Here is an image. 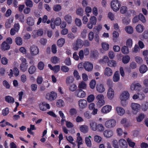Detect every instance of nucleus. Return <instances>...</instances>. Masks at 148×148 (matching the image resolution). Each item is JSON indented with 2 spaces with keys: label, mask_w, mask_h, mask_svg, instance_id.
I'll list each match as a JSON object with an SVG mask.
<instances>
[{
  "label": "nucleus",
  "mask_w": 148,
  "mask_h": 148,
  "mask_svg": "<svg viewBox=\"0 0 148 148\" xmlns=\"http://www.w3.org/2000/svg\"><path fill=\"white\" fill-rule=\"evenodd\" d=\"M130 58L128 55L125 56L122 59V61L124 64H127L130 60Z\"/></svg>",
  "instance_id": "nucleus-41"
},
{
  "label": "nucleus",
  "mask_w": 148,
  "mask_h": 148,
  "mask_svg": "<svg viewBox=\"0 0 148 148\" xmlns=\"http://www.w3.org/2000/svg\"><path fill=\"white\" fill-rule=\"evenodd\" d=\"M141 88L142 86L140 84L136 81L133 82L130 86V89L132 91L139 92L141 90Z\"/></svg>",
  "instance_id": "nucleus-1"
},
{
  "label": "nucleus",
  "mask_w": 148,
  "mask_h": 148,
  "mask_svg": "<svg viewBox=\"0 0 148 148\" xmlns=\"http://www.w3.org/2000/svg\"><path fill=\"white\" fill-rule=\"evenodd\" d=\"M40 108L41 110L44 111L46 110L47 109H49L50 106L48 104L43 102L40 105Z\"/></svg>",
  "instance_id": "nucleus-22"
},
{
  "label": "nucleus",
  "mask_w": 148,
  "mask_h": 148,
  "mask_svg": "<svg viewBox=\"0 0 148 148\" xmlns=\"http://www.w3.org/2000/svg\"><path fill=\"white\" fill-rule=\"evenodd\" d=\"M48 66L51 70L56 73L58 72L60 69V66L59 65H55L53 67L51 64H49L48 65Z\"/></svg>",
  "instance_id": "nucleus-14"
},
{
  "label": "nucleus",
  "mask_w": 148,
  "mask_h": 148,
  "mask_svg": "<svg viewBox=\"0 0 148 148\" xmlns=\"http://www.w3.org/2000/svg\"><path fill=\"white\" fill-rule=\"evenodd\" d=\"M69 86H70L69 89L72 91H75L77 88L76 85L74 84H73L71 85H70Z\"/></svg>",
  "instance_id": "nucleus-50"
},
{
  "label": "nucleus",
  "mask_w": 148,
  "mask_h": 148,
  "mask_svg": "<svg viewBox=\"0 0 148 148\" xmlns=\"http://www.w3.org/2000/svg\"><path fill=\"white\" fill-rule=\"evenodd\" d=\"M102 46L103 49L104 50H107L109 49V45L106 43L103 42L102 43Z\"/></svg>",
  "instance_id": "nucleus-54"
},
{
  "label": "nucleus",
  "mask_w": 148,
  "mask_h": 148,
  "mask_svg": "<svg viewBox=\"0 0 148 148\" xmlns=\"http://www.w3.org/2000/svg\"><path fill=\"white\" fill-rule=\"evenodd\" d=\"M107 84L109 88H112L113 86V82L111 79H108L107 80Z\"/></svg>",
  "instance_id": "nucleus-55"
},
{
  "label": "nucleus",
  "mask_w": 148,
  "mask_h": 148,
  "mask_svg": "<svg viewBox=\"0 0 148 148\" xmlns=\"http://www.w3.org/2000/svg\"><path fill=\"white\" fill-rule=\"evenodd\" d=\"M111 8L114 12H116L119 10L121 4L118 0H112L111 3Z\"/></svg>",
  "instance_id": "nucleus-2"
},
{
  "label": "nucleus",
  "mask_w": 148,
  "mask_h": 148,
  "mask_svg": "<svg viewBox=\"0 0 148 148\" xmlns=\"http://www.w3.org/2000/svg\"><path fill=\"white\" fill-rule=\"evenodd\" d=\"M95 97L94 95L91 94L89 95L87 99V101L90 103L93 101L95 99Z\"/></svg>",
  "instance_id": "nucleus-43"
},
{
  "label": "nucleus",
  "mask_w": 148,
  "mask_h": 148,
  "mask_svg": "<svg viewBox=\"0 0 148 148\" xmlns=\"http://www.w3.org/2000/svg\"><path fill=\"white\" fill-rule=\"evenodd\" d=\"M53 9L56 12L60 11L61 9V6L59 4L55 5L54 6Z\"/></svg>",
  "instance_id": "nucleus-52"
},
{
  "label": "nucleus",
  "mask_w": 148,
  "mask_h": 148,
  "mask_svg": "<svg viewBox=\"0 0 148 148\" xmlns=\"http://www.w3.org/2000/svg\"><path fill=\"white\" fill-rule=\"evenodd\" d=\"M111 106L107 105L103 106L101 110V112L103 113H107L110 111L112 109Z\"/></svg>",
  "instance_id": "nucleus-17"
},
{
  "label": "nucleus",
  "mask_w": 148,
  "mask_h": 148,
  "mask_svg": "<svg viewBox=\"0 0 148 148\" xmlns=\"http://www.w3.org/2000/svg\"><path fill=\"white\" fill-rule=\"evenodd\" d=\"M57 106L61 108L64 105V101L62 99H59L58 100L56 103Z\"/></svg>",
  "instance_id": "nucleus-38"
},
{
  "label": "nucleus",
  "mask_w": 148,
  "mask_h": 148,
  "mask_svg": "<svg viewBox=\"0 0 148 148\" xmlns=\"http://www.w3.org/2000/svg\"><path fill=\"white\" fill-rule=\"evenodd\" d=\"M120 79L119 74V72L118 71H116L113 77V81L116 82H118Z\"/></svg>",
  "instance_id": "nucleus-24"
},
{
  "label": "nucleus",
  "mask_w": 148,
  "mask_h": 148,
  "mask_svg": "<svg viewBox=\"0 0 148 148\" xmlns=\"http://www.w3.org/2000/svg\"><path fill=\"white\" fill-rule=\"evenodd\" d=\"M136 30L138 32H142L143 31V26L141 25H138L136 27Z\"/></svg>",
  "instance_id": "nucleus-45"
},
{
  "label": "nucleus",
  "mask_w": 148,
  "mask_h": 148,
  "mask_svg": "<svg viewBox=\"0 0 148 148\" xmlns=\"http://www.w3.org/2000/svg\"><path fill=\"white\" fill-rule=\"evenodd\" d=\"M77 112V110L75 108H71L69 110L70 114L71 116L75 115Z\"/></svg>",
  "instance_id": "nucleus-63"
},
{
  "label": "nucleus",
  "mask_w": 148,
  "mask_h": 148,
  "mask_svg": "<svg viewBox=\"0 0 148 148\" xmlns=\"http://www.w3.org/2000/svg\"><path fill=\"white\" fill-rule=\"evenodd\" d=\"M78 103L79 108L84 109L86 108L87 106V101L84 99H80L78 101Z\"/></svg>",
  "instance_id": "nucleus-12"
},
{
  "label": "nucleus",
  "mask_w": 148,
  "mask_h": 148,
  "mask_svg": "<svg viewBox=\"0 0 148 148\" xmlns=\"http://www.w3.org/2000/svg\"><path fill=\"white\" fill-rule=\"evenodd\" d=\"M97 130L99 131L102 132L104 130V127L101 124H99L97 125Z\"/></svg>",
  "instance_id": "nucleus-62"
},
{
  "label": "nucleus",
  "mask_w": 148,
  "mask_h": 148,
  "mask_svg": "<svg viewBox=\"0 0 148 148\" xmlns=\"http://www.w3.org/2000/svg\"><path fill=\"white\" fill-rule=\"evenodd\" d=\"M131 107L133 110V112L136 114L139 111L140 108V106L137 103H132L131 104Z\"/></svg>",
  "instance_id": "nucleus-7"
},
{
  "label": "nucleus",
  "mask_w": 148,
  "mask_h": 148,
  "mask_svg": "<svg viewBox=\"0 0 148 148\" xmlns=\"http://www.w3.org/2000/svg\"><path fill=\"white\" fill-rule=\"evenodd\" d=\"M121 50L122 53L124 54H127L129 53V50L128 47L124 46L121 48Z\"/></svg>",
  "instance_id": "nucleus-37"
},
{
  "label": "nucleus",
  "mask_w": 148,
  "mask_h": 148,
  "mask_svg": "<svg viewBox=\"0 0 148 148\" xmlns=\"http://www.w3.org/2000/svg\"><path fill=\"white\" fill-rule=\"evenodd\" d=\"M27 23L29 26H32L34 25V20L32 17H28L26 19Z\"/></svg>",
  "instance_id": "nucleus-23"
},
{
  "label": "nucleus",
  "mask_w": 148,
  "mask_h": 148,
  "mask_svg": "<svg viewBox=\"0 0 148 148\" xmlns=\"http://www.w3.org/2000/svg\"><path fill=\"white\" fill-rule=\"evenodd\" d=\"M87 85L86 83L83 81L80 82L78 84V87L81 89H85L86 88Z\"/></svg>",
  "instance_id": "nucleus-31"
},
{
  "label": "nucleus",
  "mask_w": 148,
  "mask_h": 148,
  "mask_svg": "<svg viewBox=\"0 0 148 148\" xmlns=\"http://www.w3.org/2000/svg\"><path fill=\"white\" fill-rule=\"evenodd\" d=\"M83 10L81 8L78 9L76 11V13L77 15L80 16H82L83 15Z\"/></svg>",
  "instance_id": "nucleus-46"
},
{
  "label": "nucleus",
  "mask_w": 148,
  "mask_h": 148,
  "mask_svg": "<svg viewBox=\"0 0 148 148\" xmlns=\"http://www.w3.org/2000/svg\"><path fill=\"white\" fill-rule=\"evenodd\" d=\"M5 101L8 103H12L14 102V98L9 96H6L5 97Z\"/></svg>",
  "instance_id": "nucleus-32"
},
{
  "label": "nucleus",
  "mask_w": 148,
  "mask_h": 148,
  "mask_svg": "<svg viewBox=\"0 0 148 148\" xmlns=\"http://www.w3.org/2000/svg\"><path fill=\"white\" fill-rule=\"evenodd\" d=\"M120 12L123 14H125L127 12V8L125 6H122L120 9Z\"/></svg>",
  "instance_id": "nucleus-49"
},
{
  "label": "nucleus",
  "mask_w": 148,
  "mask_h": 148,
  "mask_svg": "<svg viewBox=\"0 0 148 148\" xmlns=\"http://www.w3.org/2000/svg\"><path fill=\"white\" fill-rule=\"evenodd\" d=\"M59 60V58L58 57L54 56L51 58V61L52 63L54 64H56L58 63Z\"/></svg>",
  "instance_id": "nucleus-35"
},
{
  "label": "nucleus",
  "mask_w": 148,
  "mask_h": 148,
  "mask_svg": "<svg viewBox=\"0 0 148 148\" xmlns=\"http://www.w3.org/2000/svg\"><path fill=\"white\" fill-rule=\"evenodd\" d=\"M116 62L113 60L109 61L108 62V65L110 67H114L116 65Z\"/></svg>",
  "instance_id": "nucleus-44"
},
{
  "label": "nucleus",
  "mask_w": 148,
  "mask_h": 148,
  "mask_svg": "<svg viewBox=\"0 0 148 148\" xmlns=\"http://www.w3.org/2000/svg\"><path fill=\"white\" fill-rule=\"evenodd\" d=\"M85 142L88 147H90L91 146V141L90 139L89 138H85Z\"/></svg>",
  "instance_id": "nucleus-48"
},
{
  "label": "nucleus",
  "mask_w": 148,
  "mask_h": 148,
  "mask_svg": "<svg viewBox=\"0 0 148 148\" xmlns=\"http://www.w3.org/2000/svg\"><path fill=\"white\" fill-rule=\"evenodd\" d=\"M84 116L87 119H89L91 117V115L88 111H86L84 113Z\"/></svg>",
  "instance_id": "nucleus-58"
},
{
  "label": "nucleus",
  "mask_w": 148,
  "mask_h": 148,
  "mask_svg": "<svg viewBox=\"0 0 148 148\" xmlns=\"http://www.w3.org/2000/svg\"><path fill=\"white\" fill-rule=\"evenodd\" d=\"M20 60L21 61V63L20 66L21 70L23 72L27 70L28 67L27 63H26V60L23 58H21Z\"/></svg>",
  "instance_id": "nucleus-3"
},
{
  "label": "nucleus",
  "mask_w": 148,
  "mask_h": 148,
  "mask_svg": "<svg viewBox=\"0 0 148 148\" xmlns=\"http://www.w3.org/2000/svg\"><path fill=\"white\" fill-rule=\"evenodd\" d=\"M119 144L121 148H127V145L126 141L124 139H121L119 141Z\"/></svg>",
  "instance_id": "nucleus-21"
},
{
  "label": "nucleus",
  "mask_w": 148,
  "mask_h": 148,
  "mask_svg": "<svg viewBox=\"0 0 148 148\" xmlns=\"http://www.w3.org/2000/svg\"><path fill=\"white\" fill-rule=\"evenodd\" d=\"M91 56L94 59H97L98 58L99 56V53L97 51H93L91 54Z\"/></svg>",
  "instance_id": "nucleus-39"
},
{
  "label": "nucleus",
  "mask_w": 148,
  "mask_h": 148,
  "mask_svg": "<svg viewBox=\"0 0 148 148\" xmlns=\"http://www.w3.org/2000/svg\"><path fill=\"white\" fill-rule=\"evenodd\" d=\"M97 90L100 93H103L105 90V88L103 84H99L96 86Z\"/></svg>",
  "instance_id": "nucleus-19"
},
{
  "label": "nucleus",
  "mask_w": 148,
  "mask_h": 148,
  "mask_svg": "<svg viewBox=\"0 0 148 148\" xmlns=\"http://www.w3.org/2000/svg\"><path fill=\"white\" fill-rule=\"evenodd\" d=\"M75 95L78 97L82 98L86 96V93L82 90L77 89L75 92Z\"/></svg>",
  "instance_id": "nucleus-11"
},
{
  "label": "nucleus",
  "mask_w": 148,
  "mask_h": 148,
  "mask_svg": "<svg viewBox=\"0 0 148 148\" xmlns=\"http://www.w3.org/2000/svg\"><path fill=\"white\" fill-rule=\"evenodd\" d=\"M126 43L127 47L129 48L131 47L132 45V40L130 39H128L126 41Z\"/></svg>",
  "instance_id": "nucleus-61"
},
{
  "label": "nucleus",
  "mask_w": 148,
  "mask_h": 148,
  "mask_svg": "<svg viewBox=\"0 0 148 148\" xmlns=\"http://www.w3.org/2000/svg\"><path fill=\"white\" fill-rule=\"evenodd\" d=\"M89 22L92 24L95 25L97 22V18L94 16H91Z\"/></svg>",
  "instance_id": "nucleus-42"
},
{
  "label": "nucleus",
  "mask_w": 148,
  "mask_h": 148,
  "mask_svg": "<svg viewBox=\"0 0 148 148\" xmlns=\"http://www.w3.org/2000/svg\"><path fill=\"white\" fill-rule=\"evenodd\" d=\"M83 41L80 39H77L76 41L75 45L73 49L75 50H77L79 48H81L83 46Z\"/></svg>",
  "instance_id": "nucleus-10"
},
{
  "label": "nucleus",
  "mask_w": 148,
  "mask_h": 148,
  "mask_svg": "<svg viewBox=\"0 0 148 148\" xmlns=\"http://www.w3.org/2000/svg\"><path fill=\"white\" fill-rule=\"evenodd\" d=\"M74 79L73 76H70L68 77L66 79V83L67 85H69L73 83Z\"/></svg>",
  "instance_id": "nucleus-29"
},
{
  "label": "nucleus",
  "mask_w": 148,
  "mask_h": 148,
  "mask_svg": "<svg viewBox=\"0 0 148 148\" xmlns=\"http://www.w3.org/2000/svg\"><path fill=\"white\" fill-rule=\"evenodd\" d=\"M84 67L86 71L90 72L92 71L93 66L91 63L88 62H86L84 63Z\"/></svg>",
  "instance_id": "nucleus-8"
},
{
  "label": "nucleus",
  "mask_w": 148,
  "mask_h": 148,
  "mask_svg": "<svg viewBox=\"0 0 148 148\" xmlns=\"http://www.w3.org/2000/svg\"><path fill=\"white\" fill-rule=\"evenodd\" d=\"M96 85V81L95 80H92L90 83V88L93 89L95 86Z\"/></svg>",
  "instance_id": "nucleus-59"
},
{
  "label": "nucleus",
  "mask_w": 148,
  "mask_h": 148,
  "mask_svg": "<svg viewBox=\"0 0 148 148\" xmlns=\"http://www.w3.org/2000/svg\"><path fill=\"white\" fill-rule=\"evenodd\" d=\"M57 97V94L53 91H52L50 93L47 94L46 98L47 100L52 101L55 100Z\"/></svg>",
  "instance_id": "nucleus-4"
},
{
  "label": "nucleus",
  "mask_w": 148,
  "mask_h": 148,
  "mask_svg": "<svg viewBox=\"0 0 148 148\" xmlns=\"http://www.w3.org/2000/svg\"><path fill=\"white\" fill-rule=\"evenodd\" d=\"M148 68L147 66L145 65H142L140 67L139 71L141 73H143L146 72Z\"/></svg>",
  "instance_id": "nucleus-30"
},
{
  "label": "nucleus",
  "mask_w": 148,
  "mask_h": 148,
  "mask_svg": "<svg viewBox=\"0 0 148 148\" xmlns=\"http://www.w3.org/2000/svg\"><path fill=\"white\" fill-rule=\"evenodd\" d=\"M61 20L60 17L57 18L54 21V23L57 26L59 25L61 23Z\"/></svg>",
  "instance_id": "nucleus-56"
},
{
  "label": "nucleus",
  "mask_w": 148,
  "mask_h": 148,
  "mask_svg": "<svg viewBox=\"0 0 148 148\" xmlns=\"http://www.w3.org/2000/svg\"><path fill=\"white\" fill-rule=\"evenodd\" d=\"M148 108V102H144L142 106V109L144 111L146 110Z\"/></svg>",
  "instance_id": "nucleus-57"
},
{
  "label": "nucleus",
  "mask_w": 148,
  "mask_h": 148,
  "mask_svg": "<svg viewBox=\"0 0 148 148\" xmlns=\"http://www.w3.org/2000/svg\"><path fill=\"white\" fill-rule=\"evenodd\" d=\"M116 123V122L115 120L111 119L106 122L105 126L107 128H111L114 127Z\"/></svg>",
  "instance_id": "nucleus-5"
},
{
  "label": "nucleus",
  "mask_w": 148,
  "mask_h": 148,
  "mask_svg": "<svg viewBox=\"0 0 148 148\" xmlns=\"http://www.w3.org/2000/svg\"><path fill=\"white\" fill-rule=\"evenodd\" d=\"M10 48V45L5 41H3L1 44V49L3 51L9 50Z\"/></svg>",
  "instance_id": "nucleus-15"
},
{
  "label": "nucleus",
  "mask_w": 148,
  "mask_h": 148,
  "mask_svg": "<svg viewBox=\"0 0 148 148\" xmlns=\"http://www.w3.org/2000/svg\"><path fill=\"white\" fill-rule=\"evenodd\" d=\"M130 97V94L128 91H123L121 94L120 99H123L127 100Z\"/></svg>",
  "instance_id": "nucleus-13"
},
{
  "label": "nucleus",
  "mask_w": 148,
  "mask_h": 148,
  "mask_svg": "<svg viewBox=\"0 0 148 148\" xmlns=\"http://www.w3.org/2000/svg\"><path fill=\"white\" fill-rule=\"evenodd\" d=\"M64 18L68 24H71L73 20L72 16L69 14L65 15Z\"/></svg>",
  "instance_id": "nucleus-26"
},
{
  "label": "nucleus",
  "mask_w": 148,
  "mask_h": 148,
  "mask_svg": "<svg viewBox=\"0 0 148 148\" xmlns=\"http://www.w3.org/2000/svg\"><path fill=\"white\" fill-rule=\"evenodd\" d=\"M16 44L19 46L23 44L22 39L20 37H16L15 39Z\"/></svg>",
  "instance_id": "nucleus-33"
},
{
  "label": "nucleus",
  "mask_w": 148,
  "mask_h": 148,
  "mask_svg": "<svg viewBox=\"0 0 148 148\" xmlns=\"http://www.w3.org/2000/svg\"><path fill=\"white\" fill-rule=\"evenodd\" d=\"M125 29L126 32L129 34H132L133 32V28L131 26H127L125 27Z\"/></svg>",
  "instance_id": "nucleus-34"
},
{
  "label": "nucleus",
  "mask_w": 148,
  "mask_h": 148,
  "mask_svg": "<svg viewBox=\"0 0 148 148\" xmlns=\"http://www.w3.org/2000/svg\"><path fill=\"white\" fill-rule=\"evenodd\" d=\"M13 20L10 21V19L7 20L5 22V27L7 28H9L11 27V23L12 22Z\"/></svg>",
  "instance_id": "nucleus-53"
},
{
  "label": "nucleus",
  "mask_w": 148,
  "mask_h": 148,
  "mask_svg": "<svg viewBox=\"0 0 148 148\" xmlns=\"http://www.w3.org/2000/svg\"><path fill=\"white\" fill-rule=\"evenodd\" d=\"M31 54L34 56L37 55L39 52V49L38 47L35 45L31 46L30 48Z\"/></svg>",
  "instance_id": "nucleus-6"
},
{
  "label": "nucleus",
  "mask_w": 148,
  "mask_h": 148,
  "mask_svg": "<svg viewBox=\"0 0 148 148\" xmlns=\"http://www.w3.org/2000/svg\"><path fill=\"white\" fill-rule=\"evenodd\" d=\"M65 42V40L64 38H61L58 40L57 44L60 47H62Z\"/></svg>",
  "instance_id": "nucleus-40"
},
{
  "label": "nucleus",
  "mask_w": 148,
  "mask_h": 148,
  "mask_svg": "<svg viewBox=\"0 0 148 148\" xmlns=\"http://www.w3.org/2000/svg\"><path fill=\"white\" fill-rule=\"evenodd\" d=\"M145 117V115L144 114H140L137 118V120L138 122L141 121L144 119Z\"/></svg>",
  "instance_id": "nucleus-47"
},
{
  "label": "nucleus",
  "mask_w": 148,
  "mask_h": 148,
  "mask_svg": "<svg viewBox=\"0 0 148 148\" xmlns=\"http://www.w3.org/2000/svg\"><path fill=\"white\" fill-rule=\"evenodd\" d=\"M114 95V91L112 88H109L107 92V97L109 99H112Z\"/></svg>",
  "instance_id": "nucleus-18"
},
{
  "label": "nucleus",
  "mask_w": 148,
  "mask_h": 148,
  "mask_svg": "<svg viewBox=\"0 0 148 148\" xmlns=\"http://www.w3.org/2000/svg\"><path fill=\"white\" fill-rule=\"evenodd\" d=\"M43 33V30L41 29H39L38 30H34L32 32V36L35 38L38 36H41Z\"/></svg>",
  "instance_id": "nucleus-9"
},
{
  "label": "nucleus",
  "mask_w": 148,
  "mask_h": 148,
  "mask_svg": "<svg viewBox=\"0 0 148 148\" xmlns=\"http://www.w3.org/2000/svg\"><path fill=\"white\" fill-rule=\"evenodd\" d=\"M139 19L143 23H145L146 22V19L142 14H140L139 15Z\"/></svg>",
  "instance_id": "nucleus-64"
},
{
  "label": "nucleus",
  "mask_w": 148,
  "mask_h": 148,
  "mask_svg": "<svg viewBox=\"0 0 148 148\" xmlns=\"http://www.w3.org/2000/svg\"><path fill=\"white\" fill-rule=\"evenodd\" d=\"M94 140L95 142L99 143L101 140V138L98 135H96L94 136Z\"/></svg>",
  "instance_id": "nucleus-60"
},
{
  "label": "nucleus",
  "mask_w": 148,
  "mask_h": 148,
  "mask_svg": "<svg viewBox=\"0 0 148 148\" xmlns=\"http://www.w3.org/2000/svg\"><path fill=\"white\" fill-rule=\"evenodd\" d=\"M113 135V132L110 130L105 131L104 132V135L106 138H110Z\"/></svg>",
  "instance_id": "nucleus-25"
},
{
  "label": "nucleus",
  "mask_w": 148,
  "mask_h": 148,
  "mask_svg": "<svg viewBox=\"0 0 148 148\" xmlns=\"http://www.w3.org/2000/svg\"><path fill=\"white\" fill-rule=\"evenodd\" d=\"M112 74V71L111 69L109 67L106 68L105 70L104 75L107 76H111Z\"/></svg>",
  "instance_id": "nucleus-27"
},
{
  "label": "nucleus",
  "mask_w": 148,
  "mask_h": 148,
  "mask_svg": "<svg viewBox=\"0 0 148 148\" xmlns=\"http://www.w3.org/2000/svg\"><path fill=\"white\" fill-rule=\"evenodd\" d=\"M116 111L118 114L121 116L123 115L125 113L124 109L121 107H118L116 108Z\"/></svg>",
  "instance_id": "nucleus-20"
},
{
  "label": "nucleus",
  "mask_w": 148,
  "mask_h": 148,
  "mask_svg": "<svg viewBox=\"0 0 148 148\" xmlns=\"http://www.w3.org/2000/svg\"><path fill=\"white\" fill-rule=\"evenodd\" d=\"M36 69V68L35 66H32L29 67L28 71L30 74H32L35 72Z\"/></svg>",
  "instance_id": "nucleus-36"
},
{
  "label": "nucleus",
  "mask_w": 148,
  "mask_h": 148,
  "mask_svg": "<svg viewBox=\"0 0 148 148\" xmlns=\"http://www.w3.org/2000/svg\"><path fill=\"white\" fill-rule=\"evenodd\" d=\"M79 130L81 132L84 133H86L88 132V129L87 125H84L80 126Z\"/></svg>",
  "instance_id": "nucleus-28"
},
{
  "label": "nucleus",
  "mask_w": 148,
  "mask_h": 148,
  "mask_svg": "<svg viewBox=\"0 0 148 148\" xmlns=\"http://www.w3.org/2000/svg\"><path fill=\"white\" fill-rule=\"evenodd\" d=\"M91 129L94 131L97 130V123L92 120L89 121Z\"/></svg>",
  "instance_id": "nucleus-16"
},
{
  "label": "nucleus",
  "mask_w": 148,
  "mask_h": 148,
  "mask_svg": "<svg viewBox=\"0 0 148 148\" xmlns=\"http://www.w3.org/2000/svg\"><path fill=\"white\" fill-rule=\"evenodd\" d=\"M105 103V101L104 100L98 101L97 103V105L99 107H100L103 106Z\"/></svg>",
  "instance_id": "nucleus-51"
}]
</instances>
